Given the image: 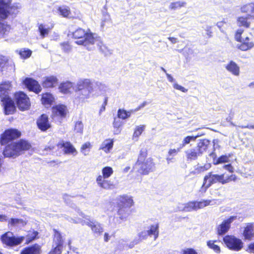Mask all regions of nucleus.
<instances>
[{
    "mask_svg": "<svg viewBox=\"0 0 254 254\" xmlns=\"http://www.w3.org/2000/svg\"><path fill=\"white\" fill-rule=\"evenodd\" d=\"M92 81L88 78L80 79L75 85V100L79 104L86 102L91 97L93 93Z\"/></svg>",
    "mask_w": 254,
    "mask_h": 254,
    "instance_id": "obj_1",
    "label": "nucleus"
},
{
    "mask_svg": "<svg viewBox=\"0 0 254 254\" xmlns=\"http://www.w3.org/2000/svg\"><path fill=\"white\" fill-rule=\"evenodd\" d=\"M31 147L29 143L21 140L17 142H12L7 145L3 151V155L6 157L15 158L22 153L23 151L29 149Z\"/></svg>",
    "mask_w": 254,
    "mask_h": 254,
    "instance_id": "obj_2",
    "label": "nucleus"
},
{
    "mask_svg": "<svg viewBox=\"0 0 254 254\" xmlns=\"http://www.w3.org/2000/svg\"><path fill=\"white\" fill-rule=\"evenodd\" d=\"M146 151L141 150L135 166L138 172L143 175H147L152 172L155 167L153 159L151 158H146Z\"/></svg>",
    "mask_w": 254,
    "mask_h": 254,
    "instance_id": "obj_3",
    "label": "nucleus"
},
{
    "mask_svg": "<svg viewBox=\"0 0 254 254\" xmlns=\"http://www.w3.org/2000/svg\"><path fill=\"white\" fill-rule=\"evenodd\" d=\"M96 34L91 33L89 30H85L82 28L76 29L72 33L73 37L77 39L75 42L78 45H83L87 49H91V43H93Z\"/></svg>",
    "mask_w": 254,
    "mask_h": 254,
    "instance_id": "obj_4",
    "label": "nucleus"
},
{
    "mask_svg": "<svg viewBox=\"0 0 254 254\" xmlns=\"http://www.w3.org/2000/svg\"><path fill=\"white\" fill-rule=\"evenodd\" d=\"M210 141L204 139L198 142L195 147L187 150L185 151V154L187 160H196L199 156H201L207 150Z\"/></svg>",
    "mask_w": 254,
    "mask_h": 254,
    "instance_id": "obj_5",
    "label": "nucleus"
},
{
    "mask_svg": "<svg viewBox=\"0 0 254 254\" xmlns=\"http://www.w3.org/2000/svg\"><path fill=\"white\" fill-rule=\"evenodd\" d=\"M11 0H0V18L5 19L9 14H16L20 6L16 4L10 5Z\"/></svg>",
    "mask_w": 254,
    "mask_h": 254,
    "instance_id": "obj_6",
    "label": "nucleus"
},
{
    "mask_svg": "<svg viewBox=\"0 0 254 254\" xmlns=\"http://www.w3.org/2000/svg\"><path fill=\"white\" fill-rule=\"evenodd\" d=\"M210 200H202L200 201H190L179 206V210L185 212L196 211L199 209L209 205L210 204Z\"/></svg>",
    "mask_w": 254,
    "mask_h": 254,
    "instance_id": "obj_7",
    "label": "nucleus"
},
{
    "mask_svg": "<svg viewBox=\"0 0 254 254\" xmlns=\"http://www.w3.org/2000/svg\"><path fill=\"white\" fill-rule=\"evenodd\" d=\"M223 175L213 174L212 173H208L205 176L203 185L200 189L201 192H205L212 184L219 182L222 184Z\"/></svg>",
    "mask_w": 254,
    "mask_h": 254,
    "instance_id": "obj_8",
    "label": "nucleus"
},
{
    "mask_svg": "<svg viewBox=\"0 0 254 254\" xmlns=\"http://www.w3.org/2000/svg\"><path fill=\"white\" fill-rule=\"evenodd\" d=\"M70 221L75 223H81L82 225H87L91 228L93 232L97 234H101L103 231V229L101 225L95 221H91L89 220L87 221H82L81 218L76 217L74 216V215L70 217Z\"/></svg>",
    "mask_w": 254,
    "mask_h": 254,
    "instance_id": "obj_9",
    "label": "nucleus"
},
{
    "mask_svg": "<svg viewBox=\"0 0 254 254\" xmlns=\"http://www.w3.org/2000/svg\"><path fill=\"white\" fill-rule=\"evenodd\" d=\"M223 241L229 249L233 251H239L243 247L242 240L233 236H226L223 238Z\"/></svg>",
    "mask_w": 254,
    "mask_h": 254,
    "instance_id": "obj_10",
    "label": "nucleus"
},
{
    "mask_svg": "<svg viewBox=\"0 0 254 254\" xmlns=\"http://www.w3.org/2000/svg\"><path fill=\"white\" fill-rule=\"evenodd\" d=\"M24 237H15L12 232H7L1 236V240L3 244L8 246H15L20 244Z\"/></svg>",
    "mask_w": 254,
    "mask_h": 254,
    "instance_id": "obj_11",
    "label": "nucleus"
},
{
    "mask_svg": "<svg viewBox=\"0 0 254 254\" xmlns=\"http://www.w3.org/2000/svg\"><path fill=\"white\" fill-rule=\"evenodd\" d=\"M15 98L19 109L22 111L29 109L30 103L29 99L23 92H18L15 94Z\"/></svg>",
    "mask_w": 254,
    "mask_h": 254,
    "instance_id": "obj_12",
    "label": "nucleus"
},
{
    "mask_svg": "<svg viewBox=\"0 0 254 254\" xmlns=\"http://www.w3.org/2000/svg\"><path fill=\"white\" fill-rule=\"evenodd\" d=\"M21 133L17 129H10L5 130L1 135V143L6 144L8 141L15 139L20 136Z\"/></svg>",
    "mask_w": 254,
    "mask_h": 254,
    "instance_id": "obj_13",
    "label": "nucleus"
},
{
    "mask_svg": "<svg viewBox=\"0 0 254 254\" xmlns=\"http://www.w3.org/2000/svg\"><path fill=\"white\" fill-rule=\"evenodd\" d=\"M59 148H63L64 153L66 154H70L76 156L77 154V151L73 145L68 141H61L57 144Z\"/></svg>",
    "mask_w": 254,
    "mask_h": 254,
    "instance_id": "obj_14",
    "label": "nucleus"
},
{
    "mask_svg": "<svg viewBox=\"0 0 254 254\" xmlns=\"http://www.w3.org/2000/svg\"><path fill=\"white\" fill-rule=\"evenodd\" d=\"M58 11L59 14L64 17L80 19L81 17V15L79 12H77L74 15L72 14L70 10L69 7L65 5H63L59 7L58 8Z\"/></svg>",
    "mask_w": 254,
    "mask_h": 254,
    "instance_id": "obj_15",
    "label": "nucleus"
},
{
    "mask_svg": "<svg viewBox=\"0 0 254 254\" xmlns=\"http://www.w3.org/2000/svg\"><path fill=\"white\" fill-rule=\"evenodd\" d=\"M92 88L94 97L105 94L108 90L107 86L99 81H92Z\"/></svg>",
    "mask_w": 254,
    "mask_h": 254,
    "instance_id": "obj_16",
    "label": "nucleus"
},
{
    "mask_svg": "<svg viewBox=\"0 0 254 254\" xmlns=\"http://www.w3.org/2000/svg\"><path fill=\"white\" fill-rule=\"evenodd\" d=\"M108 178L99 175L96 179V183L99 187L104 190H111L114 188V185Z\"/></svg>",
    "mask_w": 254,
    "mask_h": 254,
    "instance_id": "obj_17",
    "label": "nucleus"
},
{
    "mask_svg": "<svg viewBox=\"0 0 254 254\" xmlns=\"http://www.w3.org/2000/svg\"><path fill=\"white\" fill-rule=\"evenodd\" d=\"M236 219V216H231L228 219L224 220L222 223L218 226L217 233L219 235L225 234L230 227V224Z\"/></svg>",
    "mask_w": 254,
    "mask_h": 254,
    "instance_id": "obj_18",
    "label": "nucleus"
},
{
    "mask_svg": "<svg viewBox=\"0 0 254 254\" xmlns=\"http://www.w3.org/2000/svg\"><path fill=\"white\" fill-rule=\"evenodd\" d=\"M23 83L29 90L32 91L36 93H39L42 90V88L39 83L31 78H26L24 80Z\"/></svg>",
    "mask_w": 254,
    "mask_h": 254,
    "instance_id": "obj_19",
    "label": "nucleus"
},
{
    "mask_svg": "<svg viewBox=\"0 0 254 254\" xmlns=\"http://www.w3.org/2000/svg\"><path fill=\"white\" fill-rule=\"evenodd\" d=\"M67 108L64 105H58L52 108L53 118H64L67 113Z\"/></svg>",
    "mask_w": 254,
    "mask_h": 254,
    "instance_id": "obj_20",
    "label": "nucleus"
},
{
    "mask_svg": "<svg viewBox=\"0 0 254 254\" xmlns=\"http://www.w3.org/2000/svg\"><path fill=\"white\" fill-rule=\"evenodd\" d=\"M1 101L3 106L4 112L6 115L12 114L15 110V106L13 102L9 97L1 99Z\"/></svg>",
    "mask_w": 254,
    "mask_h": 254,
    "instance_id": "obj_21",
    "label": "nucleus"
},
{
    "mask_svg": "<svg viewBox=\"0 0 254 254\" xmlns=\"http://www.w3.org/2000/svg\"><path fill=\"white\" fill-rule=\"evenodd\" d=\"M38 128L42 131H46L51 127L48 120V117L46 115L43 114L37 121Z\"/></svg>",
    "mask_w": 254,
    "mask_h": 254,
    "instance_id": "obj_22",
    "label": "nucleus"
},
{
    "mask_svg": "<svg viewBox=\"0 0 254 254\" xmlns=\"http://www.w3.org/2000/svg\"><path fill=\"white\" fill-rule=\"evenodd\" d=\"M94 38L95 39V40L93 41V42H92L93 43H91L90 47L91 48V49H88L92 50L95 48V45H96V46L102 53H104L105 54H107L109 52V50L108 49L107 47L103 43L102 41L101 40L100 38L98 37L96 34Z\"/></svg>",
    "mask_w": 254,
    "mask_h": 254,
    "instance_id": "obj_23",
    "label": "nucleus"
},
{
    "mask_svg": "<svg viewBox=\"0 0 254 254\" xmlns=\"http://www.w3.org/2000/svg\"><path fill=\"white\" fill-rule=\"evenodd\" d=\"M133 200L131 196L123 195L119 197L118 206L130 208L133 205Z\"/></svg>",
    "mask_w": 254,
    "mask_h": 254,
    "instance_id": "obj_24",
    "label": "nucleus"
},
{
    "mask_svg": "<svg viewBox=\"0 0 254 254\" xmlns=\"http://www.w3.org/2000/svg\"><path fill=\"white\" fill-rule=\"evenodd\" d=\"M225 68L228 71L233 75L238 76L240 75V67L234 62L231 61L225 65Z\"/></svg>",
    "mask_w": 254,
    "mask_h": 254,
    "instance_id": "obj_25",
    "label": "nucleus"
},
{
    "mask_svg": "<svg viewBox=\"0 0 254 254\" xmlns=\"http://www.w3.org/2000/svg\"><path fill=\"white\" fill-rule=\"evenodd\" d=\"M11 88L10 83L9 82H4L0 84V99L9 97L8 91Z\"/></svg>",
    "mask_w": 254,
    "mask_h": 254,
    "instance_id": "obj_26",
    "label": "nucleus"
},
{
    "mask_svg": "<svg viewBox=\"0 0 254 254\" xmlns=\"http://www.w3.org/2000/svg\"><path fill=\"white\" fill-rule=\"evenodd\" d=\"M58 81V79L56 76H47L44 78L42 85L44 87L46 88L53 87L57 84Z\"/></svg>",
    "mask_w": 254,
    "mask_h": 254,
    "instance_id": "obj_27",
    "label": "nucleus"
},
{
    "mask_svg": "<svg viewBox=\"0 0 254 254\" xmlns=\"http://www.w3.org/2000/svg\"><path fill=\"white\" fill-rule=\"evenodd\" d=\"M149 236L148 232H147V231H142L138 233V237L136 239H135L133 242H132L128 247L130 248H131L134 247V245L138 244L141 241H142L143 240H145L147 239V237Z\"/></svg>",
    "mask_w": 254,
    "mask_h": 254,
    "instance_id": "obj_28",
    "label": "nucleus"
},
{
    "mask_svg": "<svg viewBox=\"0 0 254 254\" xmlns=\"http://www.w3.org/2000/svg\"><path fill=\"white\" fill-rule=\"evenodd\" d=\"M118 208L117 214L119 218L123 221L127 220L130 214L129 208L122 206H118Z\"/></svg>",
    "mask_w": 254,
    "mask_h": 254,
    "instance_id": "obj_29",
    "label": "nucleus"
},
{
    "mask_svg": "<svg viewBox=\"0 0 254 254\" xmlns=\"http://www.w3.org/2000/svg\"><path fill=\"white\" fill-rule=\"evenodd\" d=\"M55 101V97L49 93H46L42 94L41 102L42 104L45 106H50Z\"/></svg>",
    "mask_w": 254,
    "mask_h": 254,
    "instance_id": "obj_30",
    "label": "nucleus"
},
{
    "mask_svg": "<svg viewBox=\"0 0 254 254\" xmlns=\"http://www.w3.org/2000/svg\"><path fill=\"white\" fill-rule=\"evenodd\" d=\"M113 144L114 141L112 139H106L101 143L100 149L102 150L105 153H108L112 150Z\"/></svg>",
    "mask_w": 254,
    "mask_h": 254,
    "instance_id": "obj_31",
    "label": "nucleus"
},
{
    "mask_svg": "<svg viewBox=\"0 0 254 254\" xmlns=\"http://www.w3.org/2000/svg\"><path fill=\"white\" fill-rule=\"evenodd\" d=\"M41 247L38 245H34L31 247L25 248L23 250L21 254H40Z\"/></svg>",
    "mask_w": 254,
    "mask_h": 254,
    "instance_id": "obj_32",
    "label": "nucleus"
},
{
    "mask_svg": "<svg viewBox=\"0 0 254 254\" xmlns=\"http://www.w3.org/2000/svg\"><path fill=\"white\" fill-rule=\"evenodd\" d=\"M211 156H212L213 159V164L214 165H217L220 163H227L229 162V158L230 155H222L220 157H219L218 159H216V155L214 153H212L210 154Z\"/></svg>",
    "mask_w": 254,
    "mask_h": 254,
    "instance_id": "obj_33",
    "label": "nucleus"
},
{
    "mask_svg": "<svg viewBox=\"0 0 254 254\" xmlns=\"http://www.w3.org/2000/svg\"><path fill=\"white\" fill-rule=\"evenodd\" d=\"M241 11L243 13L252 14L250 16L254 18V3H250L243 5L241 7Z\"/></svg>",
    "mask_w": 254,
    "mask_h": 254,
    "instance_id": "obj_34",
    "label": "nucleus"
},
{
    "mask_svg": "<svg viewBox=\"0 0 254 254\" xmlns=\"http://www.w3.org/2000/svg\"><path fill=\"white\" fill-rule=\"evenodd\" d=\"M72 87V83L70 82H65L61 84L59 86V89L62 93L67 94L71 92Z\"/></svg>",
    "mask_w": 254,
    "mask_h": 254,
    "instance_id": "obj_35",
    "label": "nucleus"
},
{
    "mask_svg": "<svg viewBox=\"0 0 254 254\" xmlns=\"http://www.w3.org/2000/svg\"><path fill=\"white\" fill-rule=\"evenodd\" d=\"M250 16L247 17L240 16L237 19V24L238 26H243L245 28H249L250 26V22L249 21Z\"/></svg>",
    "mask_w": 254,
    "mask_h": 254,
    "instance_id": "obj_36",
    "label": "nucleus"
},
{
    "mask_svg": "<svg viewBox=\"0 0 254 254\" xmlns=\"http://www.w3.org/2000/svg\"><path fill=\"white\" fill-rule=\"evenodd\" d=\"M92 147V144L90 142L87 141L81 146L80 152L84 156H88L90 154Z\"/></svg>",
    "mask_w": 254,
    "mask_h": 254,
    "instance_id": "obj_37",
    "label": "nucleus"
},
{
    "mask_svg": "<svg viewBox=\"0 0 254 254\" xmlns=\"http://www.w3.org/2000/svg\"><path fill=\"white\" fill-rule=\"evenodd\" d=\"M243 235L246 239H251L254 235L253 225L252 224H249L245 228Z\"/></svg>",
    "mask_w": 254,
    "mask_h": 254,
    "instance_id": "obj_38",
    "label": "nucleus"
},
{
    "mask_svg": "<svg viewBox=\"0 0 254 254\" xmlns=\"http://www.w3.org/2000/svg\"><path fill=\"white\" fill-rule=\"evenodd\" d=\"M149 236L153 235L154 240H156L159 235V225L155 224L150 226L149 229L147 230Z\"/></svg>",
    "mask_w": 254,
    "mask_h": 254,
    "instance_id": "obj_39",
    "label": "nucleus"
},
{
    "mask_svg": "<svg viewBox=\"0 0 254 254\" xmlns=\"http://www.w3.org/2000/svg\"><path fill=\"white\" fill-rule=\"evenodd\" d=\"M181 147H179L178 148H170L168 153V156L166 158V160L167 161V163L169 164L170 162H172V160L173 159V157L175 156H176L178 153L180 151L181 149Z\"/></svg>",
    "mask_w": 254,
    "mask_h": 254,
    "instance_id": "obj_40",
    "label": "nucleus"
},
{
    "mask_svg": "<svg viewBox=\"0 0 254 254\" xmlns=\"http://www.w3.org/2000/svg\"><path fill=\"white\" fill-rule=\"evenodd\" d=\"M186 5V2L184 1H176L171 2L169 6L171 10H176L180 9L183 7H185Z\"/></svg>",
    "mask_w": 254,
    "mask_h": 254,
    "instance_id": "obj_41",
    "label": "nucleus"
},
{
    "mask_svg": "<svg viewBox=\"0 0 254 254\" xmlns=\"http://www.w3.org/2000/svg\"><path fill=\"white\" fill-rule=\"evenodd\" d=\"M217 241L209 240L207 242L206 244L207 247L213 250L216 253L219 254L221 252L220 248L216 244Z\"/></svg>",
    "mask_w": 254,
    "mask_h": 254,
    "instance_id": "obj_42",
    "label": "nucleus"
},
{
    "mask_svg": "<svg viewBox=\"0 0 254 254\" xmlns=\"http://www.w3.org/2000/svg\"><path fill=\"white\" fill-rule=\"evenodd\" d=\"M10 30L9 25L4 23L0 22V37H3L7 35Z\"/></svg>",
    "mask_w": 254,
    "mask_h": 254,
    "instance_id": "obj_43",
    "label": "nucleus"
},
{
    "mask_svg": "<svg viewBox=\"0 0 254 254\" xmlns=\"http://www.w3.org/2000/svg\"><path fill=\"white\" fill-rule=\"evenodd\" d=\"M63 245V240L62 236L59 232L55 230L54 237V245L57 246H62Z\"/></svg>",
    "mask_w": 254,
    "mask_h": 254,
    "instance_id": "obj_44",
    "label": "nucleus"
},
{
    "mask_svg": "<svg viewBox=\"0 0 254 254\" xmlns=\"http://www.w3.org/2000/svg\"><path fill=\"white\" fill-rule=\"evenodd\" d=\"M38 30L40 33V36L42 38H44L45 36L48 35L49 32L51 30V28L47 27L46 25L41 24L38 27Z\"/></svg>",
    "mask_w": 254,
    "mask_h": 254,
    "instance_id": "obj_45",
    "label": "nucleus"
},
{
    "mask_svg": "<svg viewBox=\"0 0 254 254\" xmlns=\"http://www.w3.org/2000/svg\"><path fill=\"white\" fill-rule=\"evenodd\" d=\"M254 46L253 42L250 41L248 39L247 41L241 44L239 47V49L242 51H247L252 49Z\"/></svg>",
    "mask_w": 254,
    "mask_h": 254,
    "instance_id": "obj_46",
    "label": "nucleus"
},
{
    "mask_svg": "<svg viewBox=\"0 0 254 254\" xmlns=\"http://www.w3.org/2000/svg\"><path fill=\"white\" fill-rule=\"evenodd\" d=\"M145 128V125H140L136 126L135 127L134 132L133 134V139L136 138V139H137L138 137L141 134L142 132L144 130Z\"/></svg>",
    "mask_w": 254,
    "mask_h": 254,
    "instance_id": "obj_47",
    "label": "nucleus"
},
{
    "mask_svg": "<svg viewBox=\"0 0 254 254\" xmlns=\"http://www.w3.org/2000/svg\"><path fill=\"white\" fill-rule=\"evenodd\" d=\"M122 125V123L119 119H117L116 118H114L113 126L114 127V132L115 134H118L121 132V130L120 129V127Z\"/></svg>",
    "mask_w": 254,
    "mask_h": 254,
    "instance_id": "obj_48",
    "label": "nucleus"
},
{
    "mask_svg": "<svg viewBox=\"0 0 254 254\" xmlns=\"http://www.w3.org/2000/svg\"><path fill=\"white\" fill-rule=\"evenodd\" d=\"M202 134L200 135H197L196 136H187L185 138H184L183 140L182 141V144L180 145V147L182 148L184 146H185L187 144L190 143L191 141H195L196 138L200 136H201Z\"/></svg>",
    "mask_w": 254,
    "mask_h": 254,
    "instance_id": "obj_49",
    "label": "nucleus"
},
{
    "mask_svg": "<svg viewBox=\"0 0 254 254\" xmlns=\"http://www.w3.org/2000/svg\"><path fill=\"white\" fill-rule=\"evenodd\" d=\"M118 117L120 119L126 120L130 117V112L120 109L118 111Z\"/></svg>",
    "mask_w": 254,
    "mask_h": 254,
    "instance_id": "obj_50",
    "label": "nucleus"
},
{
    "mask_svg": "<svg viewBox=\"0 0 254 254\" xmlns=\"http://www.w3.org/2000/svg\"><path fill=\"white\" fill-rule=\"evenodd\" d=\"M113 172L114 171L112 168L111 167L106 166L102 169L101 176H103V177L107 178H109L113 175Z\"/></svg>",
    "mask_w": 254,
    "mask_h": 254,
    "instance_id": "obj_51",
    "label": "nucleus"
},
{
    "mask_svg": "<svg viewBox=\"0 0 254 254\" xmlns=\"http://www.w3.org/2000/svg\"><path fill=\"white\" fill-rule=\"evenodd\" d=\"M9 223L13 226H23L26 225V223L22 219L11 218L9 221Z\"/></svg>",
    "mask_w": 254,
    "mask_h": 254,
    "instance_id": "obj_52",
    "label": "nucleus"
},
{
    "mask_svg": "<svg viewBox=\"0 0 254 254\" xmlns=\"http://www.w3.org/2000/svg\"><path fill=\"white\" fill-rule=\"evenodd\" d=\"M83 129V125L81 121L76 122L74 126V130L76 132L82 133Z\"/></svg>",
    "mask_w": 254,
    "mask_h": 254,
    "instance_id": "obj_53",
    "label": "nucleus"
},
{
    "mask_svg": "<svg viewBox=\"0 0 254 254\" xmlns=\"http://www.w3.org/2000/svg\"><path fill=\"white\" fill-rule=\"evenodd\" d=\"M223 175V180H222V184H225L228 183L231 181H235L236 180V176L235 175H232L229 177L225 178L224 174Z\"/></svg>",
    "mask_w": 254,
    "mask_h": 254,
    "instance_id": "obj_54",
    "label": "nucleus"
},
{
    "mask_svg": "<svg viewBox=\"0 0 254 254\" xmlns=\"http://www.w3.org/2000/svg\"><path fill=\"white\" fill-rule=\"evenodd\" d=\"M55 248L49 254H61L62 252L63 246L55 245Z\"/></svg>",
    "mask_w": 254,
    "mask_h": 254,
    "instance_id": "obj_55",
    "label": "nucleus"
},
{
    "mask_svg": "<svg viewBox=\"0 0 254 254\" xmlns=\"http://www.w3.org/2000/svg\"><path fill=\"white\" fill-rule=\"evenodd\" d=\"M38 234V233L37 231L30 232L27 236V242H30L35 239L37 237Z\"/></svg>",
    "mask_w": 254,
    "mask_h": 254,
    "instance_id": "obj_56",
    "label": "nucleus"
},
{
    "mask_svg": "<svg viewBox=\"0 0 254 254\" xmlns=\"http://www.w3.org/2000/svg\"><path fill=\"white\" fill-rule=\"evenodd\" d=\"M173 87L174 88L180 90L183 92L186 93L188 91V89L185 88L184 87L178 84L177 82H174L173 84Z\"/></svg>",
    "mask_w": 254,
    "mask_h": 254,
    "instance_id": "obj_57",
    "label": "nucleus"
},
{
    "mask_svg": "<svg viewBox=\"0 0 254 254\" xmlns=\"http://www.w3.org/2000/svg\"><path fill=\"white\" fill-rule=\"evenodd\" d=\"M20 55L23 58H29L31 55V51L29 50H24L20 52Z\"/></svg>",
    "mask_w": 254,
    "mask_h": 254,
    "instance_id": "obj_58",
    "label": "nucleus"
},
{
    "mask_svg": "<svg viewBox=\"0 0 254 254\" xmlns=\"http://www.w3.org/2000/svg\"><path fill=\"white\" fill-rule=\"evenodd\" d=\"M182 254H197V253L193 249L187 248L183 250Z\"/></svg>",
    "mask_w": 254,
    "mask_h": 254,
    "instance_id": "obj_59",
    "label": "nucleus"
},
{
    "mask_svg": "<svg viewBox=\"0 0 254 254\" xmlns=\"http://www.w3.org/2000/svg\"><path fill=\"white\" fill-rule=\"evenodd\" d=\"M211 165L210 163L205 164L203 166H200L197 168V169L200 172H203L209 169Z\"/></svg>",
    "mask_w": 254,
    "mask_h": 254,
    "instance_id": "obj_60",
    "label": "nucleus"
},
{
    "mask_svg": "<svg viewBox=\"0 0 254 254\" xmlns=\"http://www.w3.org/2000/svg\"><path fill=\"white\" fill-rule=\"evenodd\" d=\"M7 61V58L3 56H0V68L3 67Z\"/></svg>",
    "mask_w": 254,
    "mask_h": 254,
    "instance_id": "obj_61",
    "label": "nucleus"
},
{
    "mask_svg": "<svg viewBox=\"0 0 254 254\" xmlns=\"http://www.w3.org/2000/svg\"><path fill=\"white\" fill-rule=\"evenodd\" d=\"M61 46H62V49L64 52H68L71 49L70 45L68 43H64L62 44Z\"/></svg>",
    "mask_w": 254,
    "mask_h": 254,
    "instance_id": "obj_62",
    "label": "nucleus"
},
{
    "mask_svg": "<svg viewBox=\"0 0 254 254\" xmlns=\"http://www.w3.org/2000/svg\"><path fill=\"white\" fill-rule=\"evenodd\" d=\"M224 24H226V22L224 21V20L218 22L216 23L217 26L219 28V29H220V30L221 32H223L224 31L222 29V28L224 26Z\"/></svg>",
    "mask_w": 254,
    "mask_h": 254,
    "instance_id": "obj_63",
    "label": "nucleus"
},
{
    "mask_svg": "<svg viewBox=\"0 0 254 254\" xmlns=\"http://www.w3.org/2000/svg\"><path fill=\"white\" fill-rule=\"evenodd\" d=\"M247 251L250 253L254 254V243L249 245Z\"/></svg>",
    "mask_w": 254,
    "mask_h": 254,
    "instance_id": "obj_64",
    "label": "nucleus"
}]
</instances>
